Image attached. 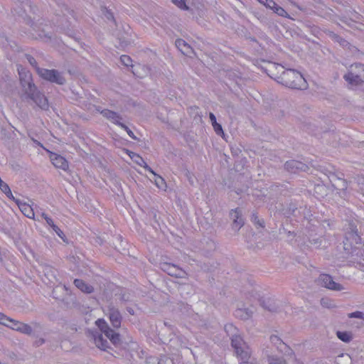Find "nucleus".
Returning a JSON list of instances; mask_svg holds the SVG:
<instances>
[{
  "label": "nucleus",
  "mask_w": 364,
  "mask_h": 364,
  "mask_svg": "<svg viewBox=\"0 0 364 364\" xmlns=\"http://www.w3.org/2000/svg\"><path fill=\"white\" fill-rule=\"evenodd\" d=\"M253 221L259 227H264V221L262 220L259 219V218L257 215H253Z\"/></svg>",
  "instance_id": "nucleus-45"
},
{
  "label": "nucleus",
  "mask_w": 364,
  "mask_h": 364,
  "mask_svg": "<svg viewBox=\"0 0 364 364\" xmlns=\"http://www.w3.org/2000/svg\"><path fill=\"white\" fill-rule=\"evenodd\" d=\"M320 304L323 307H325L327 309H331V308L335 307V304H333V301L328 298H322L320 300Z\"/></svg>",
  "instance_id": "nucleus-36"
},
{
  "label": "nucleus",
  "mask_w": 364,
  "mask_h": 364,
  "mask_svg": "<svg viewBox=\"0 0 364 364\" xmlns=\"http://www.w3.org/2000/svg\"><path fill=\"white\" fill-rule=\"evenodd\" d=\"M235 315L242 320H247L253 315V311L249 308H239L235 311Z\"/></svg>",
  "instance_id": "nucleus-26"
},
{
  "label": "nucleus",
  "mask_w": 364,
  "mask_h": 364,
  "mask_svg": "<svg viewBox=\"0 0 364 364\" xmlns=\"http://www.w3.org/2000/svg\"><path fill=\"white\" fill-rule=\"evenodd\" d=\"M37 74L41 78L51 83L63 85L66 83V79L63 73L55 69L37 68Z\"/></svg>",
  "instance_id": "nucleus-7"
},
{
  "label": "nucleus",
  "mask_w": 364,
  "mask_h": 364,
  "mask_svg": "<svg viewBox=\"0 0 364 364\" xmlns=\"http://www.w3.org/2000/svg\"><path fill=\"white\" fill-rule=\"evenodd\" d=\"M25 58L28 60L29 64L33 66L37 72V68H39L36 59L30 54H25Z\"/></svg>",
  "instance_id": "nucleus-40"
},
{
  "label": "nucleus",
  "mask_w": 364,
  "mask_h": 364,
  "mask_svg": "<svg viewBox=\"0 0 364 364\" xmlns=\"http://www.w3.org/2000/svg\"><path fill=\"white\" fill-rule=\"evenodd\" d=\"M74 284L83 293L91 294L94 291V287L84 280L76 279L74 280Z\"/></svg>",
  "instance_id": "nucleus-21"
},
{
  "label": "nucleus",
  "mask_w": 364,
  "mask_h": 364,
  "mask_svg": "<svg viewBox=\"0 0 364 364\" xmlns=\"http://www.w3.org/2000/svg\"><path fill=\"white\" fill-rule=\"evenodd\" d=\"M53 10L58 17L57 23L63 28H68L70 26V19L75 18V11L63 2H55Z\"/></svg>",
  "instance_id": "nucleus-3"
},
{
  "label": "nucleus",
  "mask_w": 364,
  "mask_h": 364,
  "mask_svg": "<svg viewBox=\"0 0 364 364\" xmlns=\"http://www.w3.org/2000/svg\"><path fill=\"white\" fill-rule=\"evenodd\" d=\"M88 336L98 348L106 350L109 348L107 341L103 338L101 333L97 331H89Z\"/></svg>",
  "instance_id": "nucleus-14"
},
{
  "label": "nucleus",
  "mask_w": 364,
  "mask_h": 364,
  "mask_svg": "<svg viewBox=\"0 0 364 364\" xmlns=\"http://www.w3.org/2000/svg\"><path fill=\"white\" fill-rule=\"evenodd\" d=\"M261 4L264 5L268 9H272V6H274V0H257Z\"/></svg>",
  "instance_id": "nucleus-43"
},
{
  "label": "nucleus",
  "mask_w": 364,
  "mask_h": 364,
  "mask_svg": "<svg viewBox=\"0 0 364 364\" xmlns=\"http://www.w3.org/2000/svg\"><path fill=\"white\" fill-rule=\"evenodd\" d=\"M0 190L6 196L7 198L13 200H15L11 188L6 183L4 182L3 184H1Z\"/></svg>",
  "instance_id": "nucleus-31"
},
{
  "label": "nucleus",
  "mask_w": 364,
  "mask_h": 364,
  "mask_svg": "<svg viewBox=\"0 0 364 364\" xmlns=\"http://www.w3.org/2000/svg\"><path fill=\"white\" fill-rule=\"evenodd\" d=\"M279 83L291 89L306 90L308 87V83L303 75L293 69L285 70L279 77Z\"/></svg>",
  "instance_id": "nucleus-2"
},
{
  "label": "nucleus",
  "mask_w": 364,
  "mask_h": 364,
  "mask_svg": "<svg viewBox=\"0 0 364 364\" xmlns=\"http://www.w3.org/2000/svg\"><path fill=\"white\" fill-rule=\"evenodd\" d=\"M53 230L63 240L65 241V235L63 232L56 225H55L53 219L51 220V223L48 224Z\"/></svg>",
  "instance_id": "nucleus-34"
},
{
  "label": "nucleus",
  "mask_w": 364,
  "mask_h": 364,
  "mask_svg": "<svg viewBox=\"0 0 364 364\" xmlns=\"http://www.w3.org/2000/svg\"><path fill=\"white\" fill-rule=\"evenodd\" d=\"M6 326L27 336H32L33 330L42 329L43 326L38 322H32L31 325L16 321L9 317Z\"/></svg>",
  "instance_id": "nucleus-5"
},
{
  "label": "nucleus",
  "mask_w": 364,
  "mask_h": 364,
  "mask_svg": "<svg viewBox=\"0 0 364 364\" xmlns=\"http://www.w3.org/2000/svg\"><path fill=\"white\" fill-rule=\"evenodd\" d=\"M9 317L3 313L0 312V323L2 325H7Z\"/></svg>",
  "instance_id": "nucleus-46"
},
{
  "label": "nucleus",
  "mask_w": 364,
  "mask_h": 364,
  "mask_svg": "<svg viewBox=\"0 0 364 364\" xmlns=\"http://www.w3.org/2000/svg\"><path fill=\"white\" fill-rule=\"evenodd\" d=\"M129 156H130V158L132 159V161L134 162H135L136 164L141 166H144L146 169L149 170V171L152 172L154 175L156 176V173H155L151 169L150 167H149L146 162L144 161V160L143 159V158L141 156H140L138 154H136L134 152H132V151H129Z\"/></svg>",
  "instance_id": "nucleus-25"
},
{
  "label": "nucleus",
  "mask_w": 364,
  "mask_h": 364,
  "mask_svg": "<svg viewBox=\"0 0 364 364\" xmlns=\"http://www.w3.org/2000/svg\"><path fill=\"white\" fill-rule=\"evenodd\" d=\"M101 114L107 118V119L110 120L112 123L117 124L120 127V124L122 123L120 122V120L122 119V117L117 112L105 109L101 111Z\"/></svg>",
  "instance_id": "nucleus-19"
},
{
  "label": "nucleus",
  "mask_w": 364,
  "mask_h": 364,
  "mask_svg": "<svg viewBox=\"0 0 364 364\" xmlns=\"http://www.w3.org/2000/svg\"><path fill=\"white\" fill-rule=\"evenodd\" d=\"M306 166L300 161L291 160L285 163V168L291 172H296L297 170H304Z\"/></svg>",
  "instance_id": "nucleus-22"
},
{
  "label": "nucleus",
  "mask_w": 364,
  "mask_h": 364,
  "mask_svg": "<svg viewBox=\"0 0 364 364\" xmlns=\"http://www.w3.org/2000/svg\"><path fill=\"white\" fill-rule=\"evenodd\" d=\"M267 362L268 364H287L286 360L282 357L277 355H268Z\"/></svg>",
  "instance_id": "nucleus-29"
},
{
  "label": "nucleus",
  "mask_w": 364,
  "mask_h": 364,
  "mask_svg": "<svg viewBox=\"0 0 364 364\" xmlns=\"http://www.w3.org/2000/svg\"><path fill=\"white\" fill-rule=\"evenodd\" d=\"M209 118L211 122L212 126L214 129V131L216 132V134L218 135H223L224 132L222 126L217 122L215 116L210 112L209 114Z\"/></svg>",
  "instance_id": "nucleus-27"
},
{
  "label": "nucleus",
  "mask_w": 364,
  "mask_h": 364,
  "mask_svg": "<svg viewBox=\"0 0 364 364\" xmlns=\"http://www.w3.org/2000/svg\"><path fill=\"white\" fill-rule=\"evenodd\" d=\"M149 253L147 254V258L150 263L154 264L155 267H158L159 264V248L156 246H154L152 243L149 245L148 247Z\"/></svg>",
  "instance_id": "nucleus-18"
},
{
  "label": "nucleus",
  "mask_w": 364,
  "mask_h": 364,
  "mask_svg": "<svg viewBox=\"0 0 364 364\" xmlns=\"http://www.w3.org/2000/svg\"><path fill=\"white\" fill-rule=\"evenodd\" d=\"M52 164L56 167L66 171L68 168L67 160L62 156L52 153L50 156Z\"/></svg>",
  "instance_id": "nucleus-17"
},
{
  "label": "nucleus",
  "mask_w": 364,
  "mask_h": 364,
  "mask_svg": "<svg viewBox=\"0 0 364 364\" xmlns=\"http://www.w3.org/2000/svg\"><path fill=\"white\" fill-rule=\"evenodd\" d=\"M358 70L354 68H350L348 72L344 75L343 78L351 86L360 85L364 81V75H358Z\"/></svg>",
  "instance_id": "nucleus-12"
},
{
  "label": "nucleus",
  "mask_w": 364,
  "mask_h": 364,
  "mask_svg": "<svg viewBox=\"0 0 364 364\" xmlns=\"http://www.w3.org/2000/svg\"><path fill=\"white\" fill-rule=\"evenodd\" d=\"M268 75L279 82V77L284 72V68L277 63H270L267 68Z\"/></svg>",
  "instance_id": "nucleus-16"
},
{
  "label": "nucleus",
  "mask_w": 364,
  "mask_h": 364,
  "mask_svg": "<svg viewBox=\"0 0 364 364\" xmlns=\"http://www.w3.org/2000/svg\"><path fill=\"white\" fill-rule=\"evenodd\" d=\"M19 16L22 18V19L23 20L25 23H26L27 25L30 26L33 29H35V28H34V26H35L34 21H36L35 16L31 17V16H28L26 13L25 11H23L21 14H19Z\"/></svg>",
  "instance_id": "nucleus-28"
},
{
  "label": "nucleus",
  "mask_w": 364,
  "mask_h": 364,
  "mask_svg": "<svg viewBox=\"0 0 364 364\" xmlns=\"http://www.w3.org/2000/svg\"><path fill=\"white\" fill-rule=\"evenodd\" d=\"M203 271H204V272H213V271H215V269H214L213 266H211L210 268H209V267L206 268V265H205V267L203 268Z\"/></svg>",
  "instance_id": "nucleus-52"
},
{
  "label": "nucleus",
  "mask_w": 364,
  "mask_h": 364,
  "mask_svg": "<svg viewBox=\"0 0 364 364\" xmlns=\"http://www.w3.org/2000/svg\"><path fill=\"white\" fill-rule=\"evenodd\" d=\"M188 0H171L172 3L182 10L187 11L189 7L187 5Z\"/></svg>",
  "instance_id": "nucleus-35"
},
{
  "label": "nucleus",
  "mask_w": 364,
  "mask_h": 364,
  "mask_svg": "<svg viewBox=\"0 0 364 364\" xmlns=\"http://www.w3.org/2000/svg\"><path fill=\"white\" fill-rule=\"evenodd\" d=\"M230 216L232 220V229L238 231L244 225V220L242 217L241 210L239 208L232 210L230 213Z\"/></svg>",
  "instance_id": "nucleus-15"
},
{
  "label": "nucleus",
  "mask_w": 364,
  "mask_h": 364,
  "mask_svg": "<svg viewBox=\"0 0 364 364\" xmlns=\"http://www.w3.org/2000/svg\"><path fill=\"white\" fill-rule=\"evenodd\" d=\"M29 7H30L31 12H32L33 14H36V11H38V9L36 7H33L32 6H30Z\"/></svg>",
  "instance_id": "nucleus-53"
},
{
  "label": "nucleus",
  "mask_w": 364,
  "mask_h": 364,
  "mask_svg": "<svg viewBox=\"0 0 364 364\" xmlns=\"http://www.w3.org/2000/svg\"><path fill=\"white\" fill-rule=\"evenodd\" d=\"M154 218L155 220V222L157 223L156 214V213H154Z\"/></svg>",
  "instance_id": "nucleus-56"
},
{
  "label": "nucleus",
  "mask_w": 364,
  "mask_h": 364,
  "mask_svg": "<svg viewBox=\"0 0 364 364\" xmlns=\"http://www.w3.org/2000/svg\"><path fill=\"white\" fill-rule=\"evenodd\" d=\"M350 68H354L358 70V75H364V65L360 63H355L354 65H352Z\"/></svg>",
  "instance_id": "nucleus-41"
},
{
  "label": "nucleus",
  "mask_w": 364,
  "mask_h": 364,
  "mask_svg": "<svg viewBox=\"0 0 364 364\" xmlns=\"http://www.w3.org/2000/svg\"><path fill=\"white\" fill-rule=\"evenodd\" d=\"M241 364H253L252 363H249L248 360H247V363H244L243 360H242Z\"/></svg>",
  "instance_id": "nucleus-55"
},
{
  "label": "nucleus",
  "mask_w": 364,
  "mask_h": 364,
  "mask_svg": "<svg viewBox=\"0 0 364 364\" xmlns=\"http://www.w3.org/2000/svg\"><path fill=\"white\" fill-rule=\"evenodd\" d=\"M159 360L156 358H148L146 360V364H158Z\"/></svg>",
  "instance_id": "nucleus-47"
},
{
  "label": "nucleus",
  "mask_w": 364,
  "mask_h": 364,
  "mask_svg": "<svg viewBox=\"0 0 364 364\" xmlns=\"http://www.w3.org/2000/svg\"><path fill=\"white\" fill-rule=\"evenodd\" d=\"M41 216L46 220L47 224H50L51 223L52 218H50L46 213H43Z\"/></svg>",
  "instance_id": "nucleus-50"
},
{
  "label": "nucleus",
  "mask_w": 364,
  "mask_h": 364,
  "mask_svg": "<svg viewBox=\"0 0 364 364\" xmlns=\"http://www.w3.org/2000/svg\"><path fill=\"white\" fill-rule=\"evenodd\" d=\"M316 282L318 286L326 287L331 290L340 291L343 289V286L333 281L331 274H320Z\"/></svg>",
  "instance_id": "nucleus-10"
},
{
  "label": "nucleus",
  "mask_w": 364,
  "mask_h": 364,
  "mask_svg": "<svg viewBox=\"0 0 364 364\" xmlns=\"http://www.w3.org/2000/svg\"><path fill=\"white\" fill-rule=\"evenodd\" d=\"M0 364H1V363L0 362Z\"/></svg>",
  "instance_id": "nucleus-60"
},
{
  "label": "nucleus",
  "mask_w": 364,
  "mask_h": 364,
  "mask_svg": "<svg viewBox=\"0 0 364 364\" xmlns=\"http://www.w3.org/2000/svg\"><path fill=\"white\" fill-rule=\"evenodd\" d=\"M231 346L235 349L237 356L243 360L244 363H247L251 355V350L243 338L239 334H232L231 336Z\"/></svg>",
  "instance_id": "nucleus-4"
},
{
  "label": "nucleus",
  "mask_w": 364,
  "mask_h": 364,
  "mask_svg": "<svg viewBox=\"0 0 364 364\" xmlns=\"http://www.w3.org/2000/svg\"><path fill=\"white\" fill-rule=\"evenodd\" d=\"M20 84L27 98L31 100L41 109H48V100L47 97L38 90V87L33 81V77L21 79Z\"/></svg>",
  "instance_id": "nucleus-1"
},
{
  "label": "nucleus",
  "mask_w": 364,
  "mask_h": 364,
  "mask_svg": "<svg viewBox=\"0 0 364 364\" xmlns=\"http://www.w3.org/2000/svg\"><path fill=\"white\" fill-rule=\"evenodd\" d=\"M96 326L100 328L102 333L115 346H119L122 343L120 335L112 329L107 323L103 318H99L95 321Z\"/></svg>",
  "instance_id": "nucleus-8"
},
{
  "label": "nucleus",
  "mask_w": 364,
  "mask_h": 364,
  "mask_svg": "<svg viewBox=\"0 0 364 364\" xmlns=\"http://www.w3.org/2000/svg\"><path fill=\"white\" fill-rule=\"evenodd\" d=\"M271 10H272L275 14H277L279 16L286 17V18L289 17V15L288 14V13L282 7L277 5L275 2H274V6H272Z\"/></svg>",
  "instance_id": "nucleus-30"
},
{
  "label": "nucleus",
  "mask_w": 364,
  "mask_h": 364,
  "mask_svg": "<svg viewBox=\"0 0 364 364\" xmlns=\"http://www.w3.org/2000/svg\"><path fill=\"white\" fill-rule=\"evenodd\" d=\"M269 341L280 351H283L285 349L291 351V350L282 341V340L276 335H272L269 338Z\"/></svg>",
  "instance_id": "nucleus-24"
},
{
  "label": "nucleus",
  "mask_w": 364,
  "mask_h": 364,
  "mask_svg": "<svg viewBox=\"0 0 364 364\" xmlns=\"http://www.w3.org/2000/svg\"><path fill=\"white\" fill-rule=\"evenodd\" d=\"M336 335L338 338L343 342L348 343L351 341V335L346 331H337Z\"/></svg>",
  "instance_id": "nucleus-32"
},
{
  "label": "nucleus",
  "mask_w": 364,
  "mask_h": 364,
  "mask_svg": "<svg viewBox=\"0 0 364 364\" xmlns=\"http://www.w3.org/2000/svg\"><path fill=\"white\" fill-rule=\"evenodd\" d=\"M360 244L361 238L358 233L356 226L353 224H349L348 228L346 232L345 240L343 241L345 250L349 253H353L356 246Z\"/></svg>",
  "instance_id": "nucleus-6"
},
{
  "label": "nucleus",
  "mask_w": 364,
  "mask_h": 364,
  "mask_svg": "<svg viewBox=\"0 0 364 364\" xmlns=\"http://www.w3.org/2000/svg\"><path fill=\"white\" fill-rule=\"evenodd\" d=\"M116 239H117L118 241H122V237H121L120 235L117 236Z\"/></svg>",
  "instance_id": "nucleus-54"
},
{
  "label": "nucleus",
  "mask_w": 364,
  "mask_h": 364,
  "mask_svg": "<svg viewBox=\"0 0 364 364\" xmlns=\"http://www.w3.org/2000/svg\"><path fill=\"white\" fill-rule=\"evenodd\" d=\"M333 186L336 189L342 191L347 188V182L345 179L338 177L336 175H332L330 178Z\"/></svg>",
  "instance_id": "nucleus-23"
},
{
  "label": "nucleus",
  "mask_w": 364,
  "mask_h": 364,
  "mask_svg": "<svg viewBox=\"0 0 364 364\" xmlns=\"http://www.w3.org/2000/svg\"><path fill=\"white\" fill-rule=\"evenodd\" d=\"M53 296L54 299L65 301L70 298L71 301H75V297L73 296L71 291L65 285H58L53 290Z\"/></svg>",
  "instance_id": "nucleus-11"
},
{
  "label": "nucleus",
  "mask_w": 364,
  "mask_h": 364,
  "mask_svg": "<svg viewBox=\"0 0 364 364\" xmlns=\"http://www.w3.org/2000/svg\"><path fill=\"white\" fill-rule=\"evenodd\" d=\"M24 211H26V213H28V210L27 209L26 210H22V212L24 213Z\"/></svg>",
  "instance_id": "nucleus-57"
},
{
  "label": "nucleus",
  "mask_w": 364,
  "mask_h": 364,
  "mask_svg": "<svg viewBox=\"0 0 364 364\" xmlns=\"http://www.w3.org/2000/svg\"><path fill=\"white\" fill-rule=\"evenodd\" d=\"M348 317L363 319L364 318V314L361 311H355L349 314Z\"/></svg>",
  "instance_id": "nucleus-44"
},
{
  "label": "nucleus",
  "mask_w": 364,
  "mask_h": 364,
  "mask_svg": "<svg viewBox=\"0 0 364 364\" xmlns=\"http://www.w3.org/2000/svg\"><path fill=\"white\" fill-rule=\"evenodd\" d=\"M176 267L173 264L169 263H161V271L166 272V271H176Z\"/></svg>",
  "instance_id": "nucleus-38"
},
{
  "label": "nucleus",
  "mask_w": 364,
  "mask_h": 364,
  "mask_svg": "<svg viewBox=\"0 0 364 364\" xmlns=\"http://www.w3.org/2000/svg\"><path fill=\"white\" fill-rule=\"evenodd\" d=\"M120 60L124 65L127 67L132 66V68H134V66L132 65V60L129 55H122L120 57Z\"/></svg>",
  "instance_id": "nucleus-39"
},
{
  "label": "nucleus",
  "mask_w": 364,
  "mask_h": 364,
  "mask_svg": "<svg viewBox=\"0 0 364 364\" xmlns=\"http://www.w3.org/2000/svg\"><path fill=\"white\" fill-rule=\"evenodd\" d=\"M107 314L109 316V321L114 328H119L121 326L122 316L118 310L112 304L107 307Z\"/></svg>",
  "instance_id": "nucleus-13"
},
{
  "label": "nucleus",
  "mask_w": 364,
  "mask_h": 364,
  "mask_svg": "<svg viewBox=\"0 0 364 364\" xmlns=\"http://www.w3.org/2000/svg\"><path fill=\"white\" fill-rule=\"evenodd\" d=\"M105 15L108 20H114V15L110 11L106 10Z\"/></svg>",
  "instance_id": "nucleus-48"
},
{
  "label": "nucleus",
  "mask_w": 364,
  "mask_h": 364,
  "mask_svg": "<svg viewBox=\"0 0 364 364\" xmlns=\"http://www.w3.org/2000/svg\"><path fill=\"white\" fill-rule=\"evenodd\" d=\"M225 328L228 332L231 331H237V328L232 324L226 325Z\"/></svg>",
  "instance_id": "nucleus-51"
},
{
  "label": "nucleus",
  "mask_w": 364,
  "mask_h": 364,
  "mask_svg": "<svg viewBox=\"0 0 364 364\" xmlns=\"http://www.w3.org/2000/svg\"><path fill=\"white\" fill-rule=\"evenodd\" d=\"M161 182H164V180L161 177L160 178Z\"/></svg>",
  "instance_id": "nucleus-58"
},
{
  "label": "nucleus",
  "mask_w": 364,
  "mask_h": 364,
  "mask_svg": "<svg viewBox=\"0 0 364 364\" xmlns=\"http://www.w3.org/2000/svg\"><path fill=\"white\" fill-rule=\"evenodd\" d=\"M156 185L157 187H159V184L157 183V181H156Z\"/></svg>",
  "instance_id": "nucleus-59"
},
{
  "label": "nucleus",
  "mask_w": 364,
  "mask_h": 364,
  "mask_svg": "<svg viewBox=\"0 0 364 364\" xmlns=\"http://www.w3.org/2000/svg\"><path fill=\"white\" fill-rule=\"evenodd\" d=\"M38 330V329L33 330V335L35 336V337H36V340L33 342V345L36 347L41 346L42 345H43L46 343V339L45 338H43V337L38 336V334L34 333L37 332Z\"/></svg>",
  "instance_id": "nucleus-37"
},
{
  "label": "nucleus",
  "mask_w": 364,
  "mask_h": 364,
  "mask_svg": "<svg viewBox=\"0 0 364 364\" xmlns=\"http://www.w3.org/2000/svg\"><path fill=\"white\" fill-rule=\"evenodd\" d=\"M27 209L28 210L29 213H24V214H25L28 218H31L34 215V213H33V212L32 209L31 208V207H29V206L26 207V208H25V210H26Z\"/></svg>",
  "instance_id": "nucleus-49"
},
{
  "label": "nucleus",
  "mask_w": 364,
  "mask_h": 364,
  "mask_svg": "<svg viewBox=\"0 0 364 364\" xmlns=\"http://www.w3.org/2000/svg\"><path fill=\"white\" fill-rule=\"evenodd\" d=\"M120 127L122 128L124 130H125L127 133V134L133 139L136 140L137 138L134 135V132L124 124H120Z\"/></svg>",
  "instance_id": "nucleus-42"
},
{
  "label": "nucleus",
  "mask_w": 364,
  "mask_h": 364,
  "mask_svg": "<svg viewBox=\"0 0 364 364\" xmlns=\"http://www.w3.org/2000/svg\"><path fill=\"white\" fill-rule=\"evenodd\" d=\"M176 46L183 55H191L193 53L191 46L183 39H177L176 41Z\"/></svg>",
  "instance_id": "nucleus-20"
},
{
  "label": "nucleus",
  "mask_w": 364,
  "mask_h": 364,
  "mask_svg": "<svg viewBox=\"0 0 364 364\" xmlns=\"http://www.w3.org/2000/svg\"><path fill=\"white\" fill-rule=\"evenodd\" d=\"M259 289V287H253L252 284H250V288L245 287L244 289L245 298L248 300V303H250L251 306H252L256 301H258L261 306L267 308L264 305V299Z\"/></svg>",
  "instance_id": "nucleus-9"
},
{
  "label": "nucleus",
  "mask_w": 364,
  "mask_h": 364,
  "mask_svg": "<svg viewBox=\"0 0 364 364\" xmlns=\"http://www.w3.org/2000/svg\"><path fill=\"white\" fill-rule=\"evenodd\" d=\"M18 72L19 75V80L23 78H30L32 77V74L30 71L26 70V68H23L22 66H20L18 68Z\"/></svg>",
  "instance_id": "nucleus-33"
}]
</instances>
